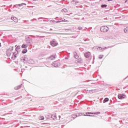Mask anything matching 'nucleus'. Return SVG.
<instances>
[{
	"mask_svg": "<svg viewBox=\"0 0 128 128\" xmlns=\"http://www.w3.org/2000/svg\"><path fill=\"white\" fill-rule=\"evenodd\" d=\"M100 30L102 32H108V27L106 26H102L100 28Z\"/></svg>",
	"mask_w": 128,
	"mask_h": 128,
	"instance_id": "f257e3e1",
	"label": "nucleus"
},
{
	"mask_svg": "<svg viewBox=\"0 0 128 128\" xmlns=\"http://www.w3.org/2000/svg\"><path fill=\"white\" fill-rule=\"evenodd\" d=\"M50 44L52 46H56L58 44L54 40H52L50 42Z\"/></svg>",
	"mask_w": 128,
	"mask_h": 128,
	"instance_id": "f03ea898",
	"label": "nucleus"
},
{
	"mask_svg": "<svg viewBox=\"0 0 128 128\" xmlns=\"http://www.w3.org/2000/svg\"><path fill=\"white\" fill-rule=\"evenodd\" d=\"M26 42L28 44H32V40L30 38H28L26 39Z\"/></svg>",
	"mask_w": 128,
	"mask_h": 128,
	"instance_id": "7ed1b4c3",
	"label": "nucleus"
},
{
	"mask_svg": "<svg viewBox=\"0 0 128 128\" xmlns=\"http://www.w3.org/2000/svg\"><path fill=\"white\" fill-rule=\"evenodd\" d=\"M48 60H56V55H52L48 58Z\"/></svg>",
	"mask_w": 128,
	"mask_h": 128,
	"instance_id": "20e7f679",
	"label": "nucleus"
},
{
	"mask_svg": "<svg viewBox=\"0 0 128 128\" xmlns=\"http://www.w3.org/2000/svg\"><path fill=\"white\" fill-rule=\"evenodd\" d=\"M126 98V95L124 94H120L118 95V98L120 100H122L123 98Z\"/></svg>",
	"mask_w": 128,
	"mask_h": 128,
	"instance_id": "39448f33",
	"label": "nucleus"
},
{
	"mask_svg": "<svg viewBox=\"0 0 128 128\" xmlns=\"http://www.w3.org/2000/svg\"><path fill=\"white\" fill-rule=\"evenodd\" d=\"M86 114H100V112H86Z\"/></svg>",
	"mask_w": 128,
	"mask_h": 128,
	"instance_id": "423d86ee",
	"label": "nucleus"
},
{
	"mask_svg": "<svg viewBox=\"0 0 128 128\" xmlns=\"http://www.w3.org/2000/svg\"><path fill=\"white\" fill-rule=\"evenodd\" d=\"M12 20L14 22H18V18H16L14 17V16H12Z\"/></svg>",
	"mask_w": 128,
	"mask_h": 128,
	"instance_id": "0eeeda50",
	"label": "nucleus"
},
{
	"mask_svg": "<svg viewBox=\"0 0 128 128\" xmlns=\"http://www.w3.org/2000/svg\"><path fill=\"white\" fill-rule=\"evenodd\" d=\"M86 58H90V52H87L84 54Z\"/></svg>",
	"mask_w": 128,
	"mask_h": 128,
	"instance_id": "6e6552de",
	"label": "nucleus"
},
{
	"mask_svg": "<svg viewBox=\"0 0 128 128\" xmlns=\"http://www.w3.org/2000/svg\"><path fill=\"white\" fill-rule=\"evenodd\" d=\"M22 48H28V44H24L22 45Z\"/></svg>",
	"mask_w": 128,
	"mask_h": 128,
	"instance_id": "1a4fd4ad",
	"label": "nucleus"
},
{
	"mask_svg": "<svg viewBox=\"0 0 128 128\" xmlns=\"http://www.w3.org/2000/svg\"><path fill=\"white\" fill-rule=\"evenodd\" d=\"M62 12H68V10L64 8L62 10Z\"/></svg>",
	"mask_w": 128,
	"mask_h": 128,
	"instance_id": "9d476101",
	"label": "nucleus"
},
{
	"mask_svg": "<svg viewBox=\"0 0 128 128\" xmlns=\"http://www.w3.org/2000/svg\"><path fill=\"white\" fill-rule=\"evenodd\" d=\"M18 6H26V4L25 3H22L21 4H18Z\"/></svg>",
	"mask_w": 128,
	"mask_h": 128,
	"instance_id": "9b49d317",
	"label": "nucleus"
},
{
	"mask_svg": "<svg viewBox=\"0 0 128 128\" xmlns=\"http://www.w3.org/2000/svg\"><path fill=\"white\" fill-rule=\"evenodd\" d=\"M22 60H23V62H26V58H23L22 59Z\"/></svg>",
	"mask_w": 128,
	"mask_h": 128,
	"instance_id": "f8f14e48",
	"label": "nucleus"
},
{
	"mask_svg": "<svg viewBox=\"0 0 128 128\" xmlns=\"http://www.w3.org/2000/svg\"><path fill=\"white\" fill-rule=\"evenodd\" d=\"M28 52V50H26V49H24L23 50H22V54H26V52Z\"/></svg>",
	"mask_w": 128,
	"mask_h": 128,
	"instance_id": "ddd939ff",
	"label": "nucleus"
},
{
	"mask_svg": "<svg viewBox=\"0 0 128 128\" xmlns=\"http://www.w3.org/2000/svg\"><path fill=\"white\" fill-rule=\"evenodd\" d=\"M108 102V98H106L104 100V102Z\"/></svg>",
	"mask_w": 128,
	"mask_h": 128,
	"instance_id": "4468645a",
	"label": "nucleus"
},
{
	"mask_svg": "<svg viewBox=\"0 0 128 128\" xmlns=\"http://www.w3.org/2000/svg\"><path fill=\"white\" fill-rule=\"evenodd\" d=\"M39 119L41 120H44V117L43 116H40Z\"/></svg>",
	"mask_w": 128,
	"mask_h": 128,
	"instance_id": "2eb2a0df",
	"label": "nucleus"
},
{
	"mask_svg": "<svg viewBox=\"0 0 128 128\" xmlns=\"http://www.w3.org/2000/svg\"><path fill=\"white\" fill-rule=\"evenodd\" d=\"M50 24H56V20H50Z\"/></svg>",
	"mask_w": 128,
	"mask_h": 128,
	"instance_id": "dca6fc26",
	"label": "nucleus"
},
{
	"mask_svg": "<svg viewBox=\"0 0 128 128\" xmlns=\"http://www.w3.org/2000/svg\"><path fill=\"white\" fill-rule=\"evenodd\" d=\"M101 8H106V4H102L101 5Z\"/></svg>",
	"mask_w": 128,
	"mask_h": 128,
	"instance_id": "f3484780",
	"label": "nucleus"
},
{
	"mask_svg": "<svg viewBox=\"0 0 128 128\" xmlns=\"http://www.w3.org/2000/svg\"><path fill=\"white\" fill-rule=\"evenodd\" d=\"M62 22H68V20H66V19H63V20H62Z\"/></svg>",
	"mask_w": 128,
	"mask_h": 128,
	"instance_id": "a211bd4d",
	"label": "nucleus"
},
{
	"mask_svg": "<svg viewBox=\"0 0 128 128\" xmlns=\"http://www.w3.org/2000/svg\"><path fill=\"white\" fill-rule=\"evenodd\" d=\"M128 29H126V28H124V32H125V33H126V32H128Z\"/></svg>",
	"mask_w": 128,
	"mask_h": 128,
	"instance_id": "6ab92c4d",
	"label": "nucleus"
},
{
	"mask_svg": "<svg viewBox=\"0 0 128 128\" xmlns=\"http://www.w3.org/2000/svg\"><path fill=\"white\" fill-rule=\"evenodd\" d=\"M82 30V28L80 26L78 27V30Z\"/></svg>",
	"mask_w": 128,
	"mask_h": 128,
	"instance_id": "aec40b11",
	"label": "nucleus"
},
{
	"mask_svg": "<svg viewBox=\"0 0 128 128\" xmlns=\"http://www.w3.org/2000/svg\"><path fill=\"white\" fill-rule=\"evenodd\" d=\"M62 21H56L55 24H58V22H61Z\"/></svg>",
	"mask_w": 128,
	"mask_h": 128,
	"instance_id": "412c9836",
	"label": "nucleus"
},
{
	"mask_svg": "<svg viewBox=\"0 0 128 128\" xmlns=\"http://www.w3.org/2000/svg\"><path fill=\"white\" fill-rule=\"evenodd\" d=\"M108 36H106L105 38H104V40H108Z\"/></svg>",
	"mask_w": 128,
	"mask_h": 128,
	"instance_id": "4be33fe9",
	"label": "nucleus"
},
{
	"mask_svg": "<svg viewBox=\"0 0 128 128\" xmlns=\"http://www.w3.org/2000/svg\"><path fill=\"white\" fill-rule=\"evenodd\" d=\"M16 56H14L12 57V60H14L16 58Z\"/></svg>",
	"mask_w": 128,
	"mask_h": 128,
	"instance_id": "5701e85b",
	"label": "nucleus"
},
{
	"mask_svg": "<svg viewBox=\"0 0 128 128\" xmlns=\"http://www.w3.org/2000/svg\"><path fill=\"white\" fill-rule=\"evenodd\" d=\"M96 48H100V46H95Z\"/></svg>",
	"mask_w": 128,
	"mask_h": 128,
	"instance_id": "b1692460",
	"label": "nucleus"
},
{
	"mask_svg": "<svg viewBox=\"0 0 128 128\" xmlns=\"http://www.w3.org/2000/svg\"><path fill=\"white\" fill-rule=\"evenodd\" d=\"M20 48V46H17L16 47V48Z\"/></svg>",
	"mask_w": 128,
	"mask_h": 128,
	"instance_id": "393cba45",
	"label": "nucleus"
},
{
	"mask_svg": "<svg viewBox=\"0 0 128 128\" xmlns=\"http://www.w3.org/2000/svg\"><path fill=\"white\" fill-rule=\"evenodd\" d=\"M76 58H78V56H75Z\"/></svg>",
	"mask_w": 128,
	"mask_h": 128,
	"instance_id": "a878e982",
	"label": "nucleus"
},
{
	"mask_svg": "<svg viewBox=\"0 0 128 128\" xmlns=\"http://www.w3.org/2000/svg\"><path fill=\"white\" fill-rule=\"evenodd\" d=\"M34 20H36V18H34Z\"/></svg>",
	"mask_w": 128,
	"mask_h": 128,
	"instance_id": "bb28decb",
	"label": "nucleus"
},
{
	"mask_svg": "<svg viewBox=\"0 0 128 128\" xmlns=\"http://www.w3.org/2000/svg\"><path fill=\"white\" fill-rule=\"evenodd\" d=\"M110 0H108V2H110Z\"/></svg>",
	"mask_w": 128,
	"mask_h": 128,
	"instance_id": "cd10ccee",
	"label": "nucleus"
},
{
	"mask_svg": "<svg viewBox=\"0 0 128 128\" xmlns=\"http://www.w3.org/2000/svg\"><path fill=\"white\" fill-rule=\"evenodd\" d=\"M60 22H62V20L60 19Z\"/></svg>",
	"mask_w": 128,
	"mask_h": 128,
	"instance_id": "c85d7f7f",
	"label": "nucleus"
},
{
	"mask_svg": "<svg viewBox=\"0 0 128 128\" xmlns=\"http://www.w3.org/2000/svg\"><path fill=\"white\" fill-rule=\"evenodd\" d=\"M86 116H90V115H86Z\"/></svg>",
	"mask_w": 128,
	"mask_h": 128,
	"instance_id": "c756f323",
	"label": "nucleus"
},
{
	"mask_svg": "<svg viewBox=\"0 0 128 128\" xmlns=\"http://www.w3.org/2000/svg\"><path fill=\"white\" fill-rule=\"evenodd\" d=\"M40 18H38V20H40Z\"/></svg>",
	"mask_w": 128,
	"mask_h": 128,
	"instance_id": "7c9ffc66",
	"label": "nucleus"
},
{
	"mask_svg": "<svg viewBox=\"0 0 128 128\" xmlns=\"http://www.w3.org/2000/svg\"><path fill=\"white\" fill-rule=\"evenodd\" d=\"M60 120H61L60 118Z\"/></svg>",
	"mask_w": 128,
	"mask_h": 128,
	"instance_id": "2f4dec72",
	"label": "nucleus"
}]
</instances>
